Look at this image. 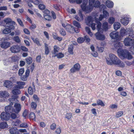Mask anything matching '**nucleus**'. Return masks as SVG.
<instances>
[{
  "label": "nucleus",
  "mask_w": 134,
  "mask_h": 134,
  "mask_svg": "<svg viewBox=\"0 0 134 134\" xmlns=\"http://www.w3.org/2000/svg\"><path fill=\"white\" fill-rule=\"evenodd\" d=\"M115 48L118 49L117 53L119 55L124 58H127L128 60H130L133 58V57L126 49L122 50L121 48L122 45L121 43L119 42H115L114 44Z\"/></svg>",
  "instance_id": "obj_1"
},
{
  "label": "nucleus",
  "mask_w": 134,
  "mask_h": 134,
  "mask_svg": "<svg viewBox=\"0 0 134 134\" xmlns=\"http://www.w3.org/2000/svg\"><path fill=\"white\" fill-rule=\"evenodd\" d=\"M97 14H96L94 15L95 19V23H92L93 19L92 17L90 16H88L85 19V22L86 25L91 27L92 29L94 30L96 28L98 31L101 30L102 24L98 20Z\"/></svg>",
  "instance_id": "obj_2"
},
{
  "label": "nucleus",
  "mask_w": 134,
  "mask_h": 134,
  "mask_svg": "<svg viewBox=\"0 0 134 134\" xmlns=\"http://www.w3.org/2000/svg\"><path fill=\"white\" fill-rule=\"evenodd\" d=\"M109 58H106V61L107 64L109 65L114 64L117 65L118 66L124 67L125 66L124 63L121 62L118 58L114 54H110L109 55Z\"/></svg>",
  "instance_id": "obj_3"
},
{
  "label": "nucleus",
  "mask_w": 134,
  "mask_h": 134,
  "mask_svg": "<svg viewBox=\"0 0 134 134\" xmlns=\"http://www.w3.org/2000/svg\"><path fill=\"white\" fill-rule=\"evenodd\" d=\"M15 99L13 98H10L9 101L10 102L9 105L6 107L5 108V110L7 112L9 113L15 112V113H18L20 110L21 106L20 104L17 103H15L14 105V108L12 105L13 104V102H12Z\"/></svg>",
  "instance_id": "obj_4"
},
{
  "label": "nucleus",
  "mask_w": 134,
  "mask_h": 134,
  "mask_svg": "<svg viewBox=\"0 0 134 134\" xmlns=\"http://www.w3.org/2000/svg\"><path fill=\"white\" fill-rule=\"evenodd\" d=\"M120 35L122 37L128 35L129 37L132 38L134 37V35L133 30L132 28H127L125 29L122 27L120 31Z\"/></svg>",
  "instance_id": "obj_5"
},
{
  "label": "nucleus",
  "mask_w": 134,
  "mask_h": 134,
  "mask_svg": "<svg viewBox=\"0 0 134 134\" xmlns=\"http://www.w3.org/2000/svg\"><path fill=\"white\" fill-rule=\"evenodd\" d=\"M124 43L126 46H131L130 48V51L133 54H134V39L127 37L124 39Z\"/></svg>",
  "instance_id": "obj_6"
},
{
  "label": "nucleus",
  "mask_w": 134,
  "mask_h": 134,
  "mask_svg": "<svg viewBox=\"0 0 134 134\" xmlns=\"http://www.w3.org/2000/svg\"><path fill=\"white\" fill-rule=\"evenodd\" d=\"M83 2L82 4L81 5V7L83 11H86L87 12H90V10L88 8V5H87L88 3V0H83Z\"/></svg>",
  "instance_id": "obj_7"
},
{
  "label": "nucleus",
  "mask_w": 134,
  "mask_h": 134,
  "mask_svg": "<svg viewBox=\"0 0 134 134\" xmlns=\"http://www.w3.org/2000/svg\"><path fill=\"white\" fill-rule=\"evenodd\" d=\"M3 112L1 115V118L2 120H8L10 118V113Z\"/></svg>",
  "instance_id": "obj_8"
},
{
  "label": "nucleus",
  "mask_w": 134,
  "mask_h": 134,
  "mask_svg": "<svg viewBox=\"0 0 134 134\" xmlns=\"http://www.w3.org/2000/svg\"><path fill=\"white\" fill-rule=\"evenodd\" d=\"M130 20V18L127 16L122 17L120 20L121 23L124 25H127Z\"/></svg>",
  "instance_id": "obj_9"
},
{
  "label": "nucleus",
  "mask_w": 134,
  "mask_h": 134,
  "mask_svg": "<svg viewBox=\"0 0 134 134\" xmlns=\"http://www.w3.org/2000/svg\"><path fill=\"white\" fill-rule=\"evenodd\" d=\"M6 27L5 29L3 31V32L4 34H7L10 33L11 30H14V26L13 25H5Z\"/></svg>",
  "instance_id": "obj_10"
},
{
  "label": "nucleus",
  "mask_w": 134,
  "mask_h": 134,
  "mask_svg": "<svg viewBox=\"0 0 134 134\" xmlns=\"http://www.w3.org/2000/svg\"><path fill=\"white\" fill-rule=\"evenodd\" d=\"M10 49L12 53H16L20 51V47L18 45H14L12 46Z\"/></svg>",
  "instance_id": "obj_11"
},
{
  "label": "nucleus",
  "mask_w": 134,
  "mask_h": 134,
  "mask_svg": "<svg viewBox=\"0 0 134 134\" xmlns=\"http://www.w3.org/2000/svg\"><path fill=\"white\" fill-rule=\"evenodd\" d=\"M6 39L5 38L4 41H2L0 43V46L1 48L6 49L10 46V43L5 41V40Z\"/></svg>",
  "instance_id": "obj_12"
},
{
  "label": "nucleus",
  "mask_w": 134,
  "mask_h": 134,
  "mask_svg": "<svg viewBox=\"0 0 134 134\" xmlns=\"http://www.w3.org/2000/svg\"><path fill=\"white\" fill-rule=\"evenodd\" d=\"M103 14H100L98 17V20L99 21H101L103 19L105 18H106L109 16V13L106 10H103Z\"/></svg>",
  "instance_id": "obj_13"
},
{
  "label": "nucleus",
  "mask_w": 134,
  "mask_h": 134,
  "mask_svg": "<svg viewBox=\"0 0 134 134\" xmlns=\"http://www.w3.org/2000/svg\"><path fill=\"white\" fill-rule=\"evenodd\" d=\"M80 68V66L79 64L78 63H76L71 68L70 71L71 73H74L76 71H79Z\"/></svg>",
  "instance_id": "obj_14"
},
{
  "label": "nucleus",
  "mask_w": 134,
  "mask_h": 134,
  "mask_svg": "<svg viewBox=\"0 0 134 134\" xmlns=\"http://www.w3.org/2000/svg\"><path fill=\"white\" fill-rule=\"evenodd\" d=\"M4 22L6 23L7 25H15V22L12 20V19L9 18H6L4 20Z\"/></svg>",
  "instance_id": "obj_15"
},
{
  "label": "nucleus",
  "mask_w": 134,
  "mask_h": 134,
  "mask_svg": "<svg viewBox=\"0 0 134 134\" xmlns=\"http://www.w3.org/2000/svg\"><path fill=\"white\" fill-rule=\"evenodd\" d=\"M110 35L112 38L116 39L117 40L119 39V33L116 31H113L111 33Z\"/></svg>",
  "instance_id": "obj_16"
},
{
  "label": "nucleus",
  "mask_w": 134,
  "mask_h": 134,
  "mask_svg": "<svg viewBox=\"0 0 134 134\" xmlns=\"http://www.w3.org/2000/svg\"><path fill=\"white\" fill-rule=\"evenodd\" d=\"M95 36L97 40H103L105 39V37L104 35L99 32H97L95 34Z\"/></svg>",
  "instance_id": "obj_17"
},
{
  "label": "nucleus",
  "mask_w": 134,
  "mask_h": 134,
  "mask_svg": "<svg viewBox=\"0 0 134 134\" xmlns=\"http://www.w3.org/2000/svg\"><path fill=\"white\" fill-rule=\"evenodd\" d=\"M9 95V93L7 91H0V97H1L6 98H8Z\"/></svg>",
  "instance_id": "obj_18"
},
{
  "label": "nucleus",
  "mask_w": 134,
  "mask_h": 134,
  "mask_svg": "<svg viewBox=\"0 0 134 134\" xmlns=\"http://www.w3.org/2000/svg\"><path fill=\"white\" fill-rule=\"evenodd\" d=\"M100 4V2L98 0H97L95 1L94 2V3L93 4V8L92 9L90 12H87L86 11H85L87 13H88L90 12L91 11L93 10L94 7L96 8H98L99 7V6Z\"/></svg>",
  "instance_id": "obj_19"
},
{
  "label": "nucleus",
  "mask_w": 134,
  "mask_h": 134,
  "mask_svg": "<svg viewBox=\"0 0 134 134\" xmlns=\"http://www.w3.org/2000/svg\"><path fill=\"white\" fill-rule=\"evenodd\" d=\"M10 133L11 134H18L19 131L16 127H12L9 130Z\"/></svg>",
  "instance_id": "obj_20"
},
{
  "label": "nucleus",
  "mask_w": 134,
  "mask_h": 134,
  "mask_svg": "<svg viewBox=\"0 0 134 134\" xmlns=\"http://www.w3.org/2000/svg\"><path fill=\"white\" fill-rule=\"evenodd\" d=\"M12 84V82L10 81L7 80L5 81L4 85L7 88H11Z\"/></svg>",
  "instance_id": "obj_21"
},
{
  "label": "nucleus",
  "mask_w": 134,
  "mask_h": 134,
  "mask_svg": "<svg viewBox=\"0 0 134 134\" xmlns=\"http://www.w3.org/2000/svg\"><path fill=\"white\" fill-rule=\"evenodd\" d=\"M102 27L103 29H102V28L101 27V30H100V31H98V32L101 31L102 30H103L105 31L107 30L108 29V23L106 22H104L103 23Z\"/></svg>",
  "instance_id": "obj_22"
},
{
  "label": "nucleus",
  "mask_w": 134,
  "mask_h": 134,
  "mask_svg": "<svg viewBox=\"0 0 134 134\" xmlns=\"http://www.w3.org/2000/svg\"><path fill=\"white\" fill-rule=\"evenodd\" d=\"M65 29L68 31L72 33L74 31V28L70 25L67 24L66 25Z\"/></svg>",
  "instance_id": "obj_23"
},
{
  "label": "nucleus",
  "mask_w": 134,
  "mask_h": 134,
  "mask_svg": "<svg viewBox=\"0 0 134 134\" xmlns=\"http://www.w3.org/2000/svg\"><path fill=\"white\" fill-rule=\"evenodd\" d=\"M105 5L108 8H111L113 6L114 3L111 1L107 0L106 2Z\"/></svg>",
  "instance_id": "obj_24"
},
{
  "label": "nucleus",
  "mask_w": 134,
  "mask_h": 134,
  "mask_svg": "<svg viewBox=\"0 0 134 134\" xmlns=\"http://www.w3.org/2000/svg\"><path fill=\"white\" fill-rule=\"evenodd\" d=\"M113 27L115 30H117L120 28L121 27V24L120 23L118 22H115L114 24Z\"/></svg>",
  "instance_id": "obj_25"
},
{
  "label": "nucleus",
  "mask_w": 134,
  "mask_h": 134,
  "mask_svg": "<svg viewBox=\"0 0 134 134\" xmlns=\"http://www.w3.org/2000/svg\"><path fill=\"white\" fill-rule=\"evenodd\" d=\"M96 0H89L88 7L89 9L91 10L93 8V4L94 3Z\"/></svg>",
  "instance_id": "obj_26"
},
{
  "label": "nucleus",
  "mask_w": 134,
  "mask_h": 134,
  "mask_svg": "<svg viewBox=\"0 0 134 134\" xmlns=\"http://www.w3.org/2000/svg\"><path fill=\"white\" fill-rule=\"evenodd\" d=\"M79 17L78 16L76 15L75 17V18L77 20L79 21H81L83 19V17L82 14L81 13H79Z\"/></svg>",
  "instance_id": "obj_27"
},
{
  "label": "nucleus",
  "mask_w": 134,
  "mask_h": 134,
  "mask_svg": "<svg viewBox=\"0 0 134 134\" xmlns=\"http://www.w3.org/2000/svg\"><path fill=\"white\" fill-rule=\"evenodd\" d=\"M8 125L5 122H3L0 124V128L4 129L8 127Z\"/></svg>",
  "instance_id": "obj_28"
},
{
  "label": "nucleus",
  "mask_w": 134,
  "mask_h": 134,
  "mask_svg": "<svg viewBox=\"0 0 134 134\" xmlns=\"http://www.w3.org/2000/svg\"><path fill=\"white\" fill-rule=\"evenodd\" d=\"M12 93L14 95L20 94L21 93L20 91L18 89H14L12 91Z\"/></svg>",
  "instance_id": "obj_29"
},
{
  "label": "nucleus",
  "mask_w": 134,
  "mask_h": 134,
  "mask_svg": "<svg viewBox=\"0 0 134 134\" xmlns=\"http://www.w3.org/2000/svg\"><path fill=\"white\" fill-rule=\"evenodd\" d=\"M59 48L56 46H55L54 47L53 52L52 53L54 55L57 54L59 50Z\"/></svg>",
  "instance_id": "obj_30"
},
{
  "label": "nucleus",
  "mask_w": 134,
  "mask_h": 134,
  "mask_svg": "<svg viewBox=\"0 0 134 134\" xmlns=\"http://www.w3.org/2000/svg\"><path fill=\"white\" fill-rule=\"evenodd\" d=\"M44 46H45V54L47 55H48L49 52V48H48V44H47L46 43H45L44 44Z\"/></svg>",
  "instance_id": "obj_31"
},
{
  "label": "nucleus",
  "mask_w": 134,
  "mask_h": 134,
  "mask_svg": "<svg viewBox=\"0 0 134 134\" xmlns=\"http://www.w3.org/2000/svg\"><path fill=\"white\" fill-rule=\"evenodd\" d=\"M64 56V55L62 53H59L58 54L57 53L55 55H54L53 57H57L58 58H60L63 57Z\"/></svg>",
  "instance_id": "obj_32"
},
{
  "label": "nucleus",
  "mask_w": 134,
  "mask_h": 134,
  "mask_svg": "<svg viewBox=\"0 0 134 134\" xmlns=\"http://www.w3.org/2000/svg\"><path fill=\"white\" fill-rule=\"evenodd\" d=\"M13 40L17 43H19L21 42L20 39L18 36H16L13 38Z\"/></svg>",
  "instance_id": "obj_33"
},
{
  "label": "nucleus",
  "mask_w": 134,
  "mask_h": 134,
  "mask_svg": "<svg viewBox=\"0 0 134 134\" xmlns=\"http://www.w3.org/2000/svg\"><path fill=\"white\" fill-rule=\"evenodd\" d=\"M35 88L32 89L31 87H29L28 89V92L29 94L32 95L33 94V92L35 91Z\"/></svg>",
  "instance_id": "obj_34"
},
{
  "label": "nucleus",
  "mask_w": 134,
  "mask_h": 134,
  "mask_svg": "<svg viewBox=\"0 0 134 134\" xmlns=\"http://www.w3.org/2000/svg\"><path fill=\"white\" fill-rule=\"evenodd\" d=\"M73 46L72 44L69 47L68 51L70 54H73Z\"/></svg>",
  "instance_id": "obj_35"
},
{
  "label": "nucleus",
  "mask_w": 134,
  "mask_h": 134,
  "mask_svg": "<svg viewBox=\"0 0 134 134\" xmlns=\"http://www.w3.org/2000/svg\"><path fill=\"white\" fill-rule=\"evenodd\" d=\"M31 38L34 42V43H36L38 45L41 46V45L40 43V42L39 41L38 38H34L33 37H31Z\"/></svg>",
  "instance_id": "obj_36"
},
{
  "label": "nucleus",
  "mask_w": 134,
  "mask_h": 134,
  "mask_svg": "<svg viewBox=\"0 0 134 134\" xmlns=\"http://www.w3.org/2000/svg\"><path fill=\"white\" fill-rule=\"evenodd\" d=\"M85 40V38L82 37H79L77 39V42L79 43H81L83 42Z\"/></svg>",
  "instance_id": "obj_37"
},
{
  "label": "nucleus",
  "mask_w": 134,
  "mask_h": 134,
  "mask_svg": "<svg viewBox=\"0 0 134 134\" xmlns=\"http://www.w3.org/2000/svg\"><path fill=\"white\" fill-rule=\"evenodd\" d=\"M115 20V18L113 17H110L108 19V22L109 24H112L114 22Z\"/></svg>",
  "instance_id": "obj_38"
},
{
  "label": "nucleus",
  "mask_w": 134,
  "mask_h": 134,
  "mask_svg": "<svg viewBox=\"0 0 134 134\" xmlns=\"http://www.w3.org/2000/svg\"><path fill=\"white\" fill-rule=\"evenodd\" d=\"M20 123V121L19 120L17 119L15 121L12 122V125L13 126H17Z\"/></svg>",
  "instance_id": "obj_39"
},
{
  "label": "nucleus",
  "mask_w": 134,
  "mask_h": 134,
  "mask_svg": "<svg viewBox=\"0 0 134 134\" xmlns=\"http://www.w3.org/2000/svg\"><path fill=\"white\" fill-rule=\"evenodd\" d=\"M123 114V112L122 111H119L116 113L115 117L116 118H118L121 116Z\"/></svg>",
  "instance_id": "obj_40"
},
{
  "label": "nucleus",
  "mask_w": 134,
  "mask_h": 134,
  "mask_svg": "<svg viewBox=\"0 0 134 134\" xmlns=\"http://www.w3.org/2000/svg\"><path fill=\"white\" fill-rule=\"evenodd\" d=\"M31 1L35 5H38L41 2V0H31Z\"/></svg>",
  "instance_id": "obj_41"
},
{
  "label": "nucleus",
  "mask_w": 134,
  "mask_h": 134,
  "mask_svg": "<svg viewBox=\"0 0 134 134\" xmlns=\"http://www.w3.org/2000/svg\"><path fill=\"white\" fill-rule=\"evenodd\" d=\"M27 63L28 64H30L32 62V60L31 58L30 57L27 58L25 59Z\"/></svg>",
  "instance_id": "obj_42"
},
{
  "label": "nucleus",
  "mask_w": 134,
  "mask_h": 134,
  "mask_svg": "<svg viewBox=\"0 0 134 134\" xmlns=\"http://www.w3.org/2000/svg\"><path fill=\"white\" fill-rule=\"evenodd\" d=\"M97 102L98 105H100L102 106H104V104L101 100H97Z\"/></svg>",
  "instance_id": "obj_43"
},
{
  "label": "nucleus",
  "mask_w": 134,
  "mask_h": 134,
  "mask_svg": "<svg viewBox=\"0 0 134 134\" xmlns=\"http://www.w3.org/2000/svg\"><path fill=\"white\" fill-rule=\"evenodd\" d=\"M74 25L76 27H77L78 28H80V25L79 23L76 21H74L73 22Z\"/></svg>",
  "instance_id": "obj_44"
},
{
  "label": "nucleus",
  "mask_w": 134,
  "mask_h": 134,
  "mask_svg": "<svg viewBox=\"0 0 134 134\" xmlns=\"http://www.w3.org/2000/svg\"><path fill=\"white\" fill-rule=\"evenodd\" d=\"M44 18L47 20L49 21L51 20L52 18L51 16L49 15H44Z\"/></svg>",
  "instance_id": "obj_45"
},
{
  "label": "nucleus",
  "mask_w": 134,
  "mask_h": 134,
  "mask_svg": "<svg viewBox=\"0 0 134 134\" xmlns=\"http://www.w3.org/2000/svg\"><path fill=\"white\" fill-rule=\"evenodd\" d=\"M20 127L26 128L28 126V124L25 122L23 123L20 125Z\"/></svg>",
  "instance_id": "obj_46"
},
{
  "label": "nucleus",
  "mask_w": 134,
  "mask_h": 134,
  "mask_svg": "<svg viewBox=\"0 0 134 134\" xmlns=\"http://www.w3.org/2000/svg\"><path fill=\"white\" fill-rule=\"evenodd\" d=\"M29 117L30 119H35V114L33 112L31 113L29 115Z\"/></svg>",
  "instance_id": "obj_47"
},
{
  "label": "nucleus",
  "mask_w": 134,
  "mask_h": 134,
  "mask_svg": "<svg viewBox=\"0 0 134 134\" xmlns=\"http://www.w3.org/2000/svg\"><path fill=\"white\" fill-rule=\"evenodd\" d=\"M53 7L54 8L57 10H59L60 9V6L58 4H54Z\"/></svg>",
  "instance_id": "obj_48"
},
{
  "label": "nucleus",
  "mask_w": 134,
  "mask_h": 134,
  "mask_svg": "<svg viewBox=\"0 0 134 134\" xmlns=\"http://www.w3.org/2000/svg\"><path fill=\"white\" fill-rule=\"evenodd\" d=\"M99 8L100 10H103V11L104 10L107 8L106 6L104 4L100 5Z\"/></svg>",
  "instance_id": "obj_49"
},
{
  "label": "nucleus",
  "mask_w": 134,
  "mask_h": 134,
  "mask_svg": "<svg viewBox=\"0 0 134 134\" xmlns=\"http://www.w3.org/2000/svg\"><path fill=\"white\" fill-rule=\"evenodd\" d=\"M16 83L17 85H19V86H23L25 84V82L22 81H17Z\"/></svg>",
  "instance_id": "obj_50"
},
{
  "label": "nucleus",
  "mask_w": 134,
  "mask_h": 134,
  "mask_svg": "<svg viewBox=\"0 0 134 134\" xmlns=\"http://www.w3.org/2000/svg\"><path fill=\"white\" fill-rule=\"evenodd\" d=\"M38 7L39 9L41 10H43L45 8V5L42 4H40L38 5Z\"/></svg>",
  "instance_id": "obj_51"
},
{
  "label": "nucleus",
  "mask_w": 134,
  "mask_h": 134,
  "mask_svg": "<svg viewBox=\"0 0 134 134\" xmlns=\"http://www.w3.org/2000/svg\"><path fill=\"white\" fill-rule=\"evenodd\" d=\"M24 71V69L23 68H21L19 70L18 74L19 76L22 75Z\"/></svg>",
  "instance_id": "obj_52"
},
{
  "label": "nucleus",
  "mask_w": 134,
  "mask_h": 134,
  "mask_svg": "<svg viewBox=\"0 0 134 134\" xmlns=\"http://www.w3.org/2000/svg\"><path fill=\"white\" fill-rule=\"evenodd\" d=\"M27 77L25 75H23L21 77V79L24 81H26L27 80Z\"/></svg>",
  "instance_id": "obj_53"
},
{
  "label": "nucleus",
  "mask_w": 134,
  "mask_h": 134,
  "mask_svg": "<svg viewBox=\"0 0 134 134\" xmlns=\"http://www.w3.org/2000/svg\"><path fill=\"white\" fill-rule=\"evenodd\" d=\"M72 116V113H68L65 116V118L68 119H70Z\"/></svg>",
  "instance_id": "obj_54"
},
{
  "label": "nucleus",
  "mask_w": 134,
  "mask_h": 134,
  "mask_svg": "<svg viewBox=\"0 0 134 134\" xmlns=\"http://www.w3.org/2000/svg\"><path fill=\"white\" fill-rule=\"evenodd\" d=\"M60 34L63 36H65L66 35V33L64 30L61 29L60 30Z\"/></svg>",
  "instance_id": "obj_55"
},
{
  "label": "nucleus",
  "mask_w": 134,
  "mask_h": 134,
  "mask_svg": "<svg viewBox=\"0 0 134 134\" xmlns=\"http://www.w3.org/2000/svg\"><path fill=\"white\" fill-rule=\"evenodd\" d=\"M36 27V25L34 24H31V25L30 26V29L32 30L34 29Z\"/></svg>",
  "instance_id": "obj_56"
},
{
  "label": "nucleus",
  "mask_w": 134,
  "mask_h": 134,
  "mask_svg": "<svg viewBox=\"0 0 134 134\" xmlns=\"http://www.w3.org/2000/svg\"><path fill=\"white\" fill-rule=\"evenodd\" d=\"M56 127V125L55 123L52 124L50 126V129L52 130H54Z\"/></svg>",
  "instance_id": "obj_57"
},
{
  "label": "nucleus",
  "mask_w": 134,
  "mask_h": 134,
  "mask_svg": "<svg viewBox=\"0 0 134 134\" xmlns=\"http://www.w3.org/2000/svg\"><path fill=\"white\" fill-rule=\"evenodd\" d=\"M10 114H11L10 116L12 119H14L16 117V115L15 113H12Z\"/></svg>",
  "instance_id": "obj_58"
},
{
  "label": "nucleus",
  "mask_w": 134,
  "mask_h": 134,
  "mask_svg": "<svg viewBox=\"0 0 134 134\" xmlns=\"http://www.w3.org/2000/svg\"><path fill=\"white\" fill-rule=\"evenodd\" d=\"M37 106V104L36 103L32 102L31 103V107L32 108L35 109Z\"/></svg>",
  "instance_id": "obj_59"
},
{
  "label": "nucleus",
  "mask_w": 134,
  "mask_h": 134,
  "mask_svg": "<svg viewBox=\"0 0 134 134\" xmlns=\"http://www.w3.org/2000/svg\"><path fill=\"white\" fill-rule=\"evenodd\" d=\"M24 52H27L28 51V49L25 47L24 46H21L20 48V49Z\"/></svg>",
  "instance_id": "obj_60"
},
{
  "label": "nucleus",
  "mask_w": 134,
  "mask_h": 134,
  "mask_svg": "<svg viewBox=\"0 0 134 134\" xmlns=\"http://www.w3.org/2000/svg\"><path fill=\"white\" fill-rule=\"evenodd\" d=\"M28 110H25L23 113V116L24 117H25L28 115Z\"/></svg>",
  "instance_id": "obj_61"
},
{
  "label": "nucleus",
  "mask_w": 134,
  "mask_h": 134,
  "mask_svg": "<svg viewBox=\"0 0 134 134\" xmlns=\"http://www.w3.org/2000/svg\"><path fill=\"white\" fill-rule=\"evenodd\" d=\"M14 89H22L24 88V86H19V85H18L14 86Z\"/></svg>",
  "instance_id": "obj_62"
},
{
  "label": "nucleus",
  "mask_w": 134,
  "mask_h": 134,
  "mask_svg": "<svg viewBox=\"0 0 134 134\" xmlns=\"http://www.w3.org/2000/svg\"><path fill=\"white\" fill-rule=\"evenodd\" d=\"M91 54L92 55L95 57H96L98 55V54L97 53L94 51L92 52Z\"/></svg>",
  "instance_id": "obj_63"
},
{
  "label": "nucleus",
  "mask_w": 134,
  "mask_h": 134,
  "mask_svg": "<svg viewBox=\"0 0 134 134\" xmlns=\"http://www.w3.org/2000/svg\"><path fill=\"white\" fill-rule=\"evenodd\" d=\"M61 131V129L60 128H57L55 132L56 134H59L60 133Z\"/></svg>",
  "instance_id": "obj_64"
}]
</instances>
